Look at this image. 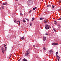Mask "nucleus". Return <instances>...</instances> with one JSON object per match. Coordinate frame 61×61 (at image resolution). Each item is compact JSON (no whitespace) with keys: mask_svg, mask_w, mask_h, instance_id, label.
<instances>
[{"mask_svg":"<svg viewBox=\"0 0 61 61\" xmlns=\"http://www.w3.org/2000/svg\"><path fill=\"white\" fill-rule=\"evenodd\" d=\"M45 28L46 29H48L50 27V25H45Z\"/></svg>","mask_w":61,"mask_h":61,"instance_id":"obj_1","label":"nucleus"},{"mask_svg":"<svg viewBox=\"0 0 61 61\" xmlns=\"http://www.w3.org/2000/svg\"><path fill=\"white\" fill-rule=\"evenodd\" d=\"M29 50H28L27 51H26V53L25 54V56H27L29 54Z\"/></svg>","mask_w":61,"mask_h":61,"instance_id":"obj_2","label":"nucleus"},{"mask_svg":"<svg viewBox=\"0 0 61 61\" xmlns=\"http://www.w3.org/2000/svg\"><path fill=\"white\" fill-rule=\"evenodd\" d=\"M58 43H52V45H53V46H56V45H57L58 44Z\"/></svg>","mask_w":61,"mask_h":61,"instance_id":"obj_3","label":"nucleus"},{"mask_svg":"<svg viewBox=\"0 0 61 61\" xmlns=\"http://www.w3.org/2000/svg\"><path fill=\"white\" fill-rule=\"evenodd\" d=\"M49 52L50 54H53V51L52 50L50 51Z\"/></svg>","mask_w":61,"mask_h":61,"instance_id":"obj_4","label":"nucleus"},{"mask_svg":"<svg viewBox=\"0 0 61 61\" xmlns=\"http://www.w3.org/2000/svg\"><path fill=\"white\" fill-rule=\"evenodd\" d=\"M48 20H45L44 21V23H47L48 22Z\"/></svg>","mask_w":61,"mask_h":61,"instance_id":"obj_5","label":"nucleus"},{"mask_svg":"<svg viewBox=\"0 0 61 61\" xmlns=\"http://www.w3.org/2000/svg\"><path fill=\"white\" fill-rule=\"evenodd\" d=\"M43 39L44 41H45L46 40V38L45 37H43Z\"/></svg>","mask_w":61,"mask_h":61,"instance_id":"obj_6","label":"nucleus"},{"mask_svg":"<svg viewBox=\"0 0 61 61\" xmlns=\"http://www.w3.org/2000/svg\"><path fill=\"white\" fill-rule=\"evenodd\" d=\"M23 61H27V60L25 58H24L23 60Z\"/></svg>","mask_w":61,"mask_h":61,"instance_id":"obj_7","label":"nucleus"},{"mask_svg":"<svg viewBox=\"0 0 61 61\" xmlns=\"http://www.w3.org/2000/svg\"><path fill=\"white\" fill-rule=\"evenodd\" d=\"M3 5H7V4L6 3H4L3 4Z\"/></svg>","mask_w":61,"mask_h":61,"instance_id":"obj_8","label":"nucleus"},{"mask_svg":"<svg viewBox=\"0 0 61 61\" xmlns=\"http://www.w3.org/2000/svg\"><path fill=\"white\" fill-rule=\"evenodd\" d=\"M54 24L55 25H56V24H57V22L56 21H54Z\"/></svg>","mask_w":61,"mask_h":61,"instance_id":"obj_9","label":"nucleus"},{"mask_svg":"<svg viewBox=\"0 0 61 61\" xmlns=\"http://www.w3.org/2000/svg\"><path fill=\"white\" fill-rule=\"evenodd\" d=\"M23 21L24 23H25V22H26L25 20H23Z\"/></svg>","mask_w":61,"mask_h":61,"instance_id":"obj_10","label":"nucleus"},{"mask_svg":"<svg viewBox=\"0 0 61 61\" xmlns=\"http://www.w3.org/2000/svg\"><path fill=\"white\" fill-rule=\"evenodd\" d=\"M24 39V36H23L21 38V39L22 40H23Z\"/></svg>","mask_w":61,"mask_h":61,"instance_id":"obj_11","label":"nucleus"},{"mask_svg":"<svg viewBox=\"0 0 61 61\" xmlns=\"http://www.w3.org/2000/svg\"><path fill=\"white\" fill-rule=\"evenodd\" d=\"M34 19L35 18H32L31 20V21H33Z\"/></svg>","mask_w":61,"mask_h":61,"instance_id":"obj_12","label":"nucleus"},{"mask_svg":"<svg viewBox=\"0 0 61 61\" xmlns=\"http://www.w3.org/2000/svg\"><path fill=\"white\" fill-rule=\"evenodd\" d=\"M26 19L28 21H29V20L27 18H26Z\"/></svg>","mask_w":61,"mask_h":61,"instance_id":"obj_13","label":"nucleus"},{"mask_svg":"<svg viewBox=\"0 0 61 61\" xmlns=\"http://www.w3.org/2000/svg\"><path fill=\"white\" fill-rule=\"evenodd\" d=\"M36 7H35L33 9V10H35L36 8Z\"/></svg>","mask_w":61,"mask_h":61,"instance_id":"obj_14","label":"nucleus"},{"mask_svg":"<svg viewBox=\"0 0 61 61\" xmlns=\"http://www.w3.org/2000/svg\"><path fill=\"white\" fill-rule=\"evenodd\" d=\"M43 19H44V18H41L40 19V20H43Z\"/></svg>","mask_w":61,"mask_h":61,"instance_id":"obj_15","label":"nucleus"},{"mask_svg":"<svg viewBox=\"0 0 61 61\" xmlns=\"http://www.w3.org/2000/svg\"><path fill=\"white\" fill-rule=\"evenodd\" d=\"M14 21L15 22H16V20H15V19H14Z\"/></svg>","mask_w":61,"mask_h":61,"instance_id":"obj_16","label":"nucleus"},{"mask_svg":"<svg viewBox=\"0 0 61 61\" xmlns=\"http://www.w3.org/2000/svg\"><path fill=\"white\" fill-rule=\"evenodd\" d=\"M2 51V53H4V52H5V51L3 50V51Z\"/></svg>","mask_w":61,"mask_h":61,"instance_id":"obj_17","label":"nucleus"},{"mask_svg":"<svg viewBox=\"0 0 61 61\" xmlns=\"http://www.w3.org/2000/svg\"><path fill=\"white\" fill-rule=\"evenodd\" d=\"M2 8L3 9H4V6H2Z\"/></svg>","mask_w":61,"mask_h":61,"instance_id":"obj_18","label":"nucleus"},{"mask_svg":"<svg viewBox=\"0 0 61 61\" xmlns=\"http://www.w3.org/2000/svg\"><path fill=\"white\" fill-rule=\"evenodd\" d=\"M43 49H44L45 50H46V48H45V47H43Z\"/></svg>","mask_w":61,"mask_h":61,"instance_id":"obj_19","label":"nucleus"},{"mask_svg":"<svg viewBox=\"0 0 61 61\" xmlns=\"http://www.w3.org/2000/svg\"><path fill=\"white\" fill-rule=\"evenodd\" d=\"M4 47H6V45L5 44L4 45Z\"/></svg>","mask_w":61,"mask_h":61,"instance_id":"obj_20","label":"nucleus"},{"mask_svg":"<svg viewBox=\"0 0 61 61\" xmlns=\"http://www.w3.org/2000/svg\"><path fill=\"white\" fill-rule=\"evenodd\" d=\"M18 22H19V24L20 25V21H18Z\"/></svg>","mask_w":61,"mask_h":61,"instance_id":"obj_21","label":"nucleus"},{"mask_svg":"<svg viewBox=\"0 0 61 61\" xmlns=\"http://www.w3.org/2000/svg\"><path fill=\"white\" fill-rule=\"evenodd\" d=\"M52 8H54L55 7V6L53 5H52Z\"/></svg>","mask_w":61,"mask_h":61,"instance_id":"obj_22","label":"nucleus"},{"mask_svg":"<svg viewBox=\"0 0 61 61\" xmlns=\"http://www.w3.org/2000/svg\"><path fill=\"white\" fill-rule=\"evenodd\" d=\"M57 54H58V52L57 51L56 53V55H57Z\"/></svg>","mask_w":61,"mask_h":61,"instance_id":"obj_23","label":"nucleus"},{"mask_svg":"<svg viewBox=\"0 0 61 61\" xmlns=\"http://www.w3.org/2000/svg\"><path fill=\"white\" fill-rule=\"evenodd\" d=\"M30 26H32V24L31 23H30Z\"/></svg>","mask_w":61,"mask_h":61,"instance_id":"obj_24","label":"nucleus"},{"mask_svg":"<svg viewBox=\"0 0 61 61\" xmlns=\"http://www.w3.org/2000/svg\"><path fill=\"white\" fill-rule=\"evenodd\" d=\"M45 35H46V36H48V34L46 33Z\"/></svg>","mask_w":61,"mask_h":61,"instance_id":"obj_25","label":"nucleus"},{"mask_svg":"<svg viewBox=\"0 0 61 61\" xmlns=\"http://www.w3.org/2000/svg\"><path fill=\"white\" fill-rule=\"evenodd\" d=\"M30 0H28V2H27V3L28 4V2H29V1H30Z\"/></svg>","mask_w":61,"mask_h":61,"instance_id":"obj_26","label":"nucleus"},{"mask_svg":"<svg viewBox=\"0 0 61 61\" xmlns=\"http://www.w3.org/2000/svg\"><path fill=\"white\" fill-rule=\"evenodd\" d=\"M33 46V47H36V46H35V45H34Z\"/></svg>","mask_w":61,"mask_h":61,"instance_id":"obj_27","label":"nucleus"},{"mask_svg":"<svg viewBox=\"0 0 61 61\" xmlns=\"http://www.w3.org/2000/svg\"><path fill=\"white\" fill-rule=\"evenodd\" d=\"M3 48H2L1 50L2 51H3V50H4V49H3Z\"/></svg>","mask_w":61,"mask_h":61,"instance_id":"obj_28","label":"nucleus"},{"mask_svg":"<svg viewBox=\"0 0 61 61\" xmlns=\"http://www.w3.org/2000/svg\"><path fill=\"white\" fill-rule=\"evenodd\" d=\"M58 28H60V25H58Z\"/></svg>","mask_w":61,"mask_h":61,"instance_id":"obj_29","label":"nucleus"},{"mask_svg":"<svg viewBox=\"0 0 61 61\" xmlns=\"http://www.w3.org/2000/svg\"><path fill=\"white\" fill-rule=\"evenodd\" d=\"M56 57H59L60 58V57L59 56H56Z\"/></svg>","mask_w":61,"mask_h":61,"instance_id":"obj_30","label":"nucleus"},{"mask_svg":"<svg viewBox=\"0 0 61 61\" xmlns=\"http://www.w3.org/2000/svg\"><path fill=\"white\" fill-rule=\"evenodd\" d=\"M31 12H32V10H31L30 11H29V13H31Z\"/></svg>","mask_w":61,"mask_h":61,"instance_id":"obj_31","label":"nucleus"},{"mask_svg":"<svg viewBox=\"0 0 61 61\" xmlns=\"http://www.w3.org/2000/svg\"><path fill=\"white\" fill-rule=\"evenodd\" d=\"M20 14V15H23V14H22V13H21Z\"/></svg>","mask_w":61,"mask_h":61,"instance_id":"obj_32","label":"nucleus"},{"mask_svg":"<svg viewBox=\"0 0 61 61\" xmlns=\"http://www.w3.org/2000/svg\"><path fill=\"white\" fill-rule=\"evenodd\" d=\"M11 56H12L11 55H10V56H9L10 57H11Z\"/></svg>","mask_w":61,"mask_h":61,"instance_id":"obj_33","label":"nucleus"},{"mask_svg":"<svg viewBox=\"0 0 61 61\" xmlns=\"http://www.w3.org/2000/svg\"><path fill=\"white\" fill-rule=\"evenodd\" d=\"M61 10V9H59V11H60Z\"/></svg>","mask_w":61,"mask_h":61,"instance_id":"obj_34","label":"nucleus"},{"mask_svg":"<svg viewBox=\"0 0 61 61\" xmlns=\"http://www.w3.org/2000/svg\"><path fill=\"white\" fill-rule=\"evenodd\" d=\"M5 50H6V49L7 48L6 47H5Z\"/></svg>","mask_w":61,"mask_h":61,"instance_id":"obj_35","label":"nucleus"},{"mask_svg":"<svg viewBox=\"0 0 61 61\" xmlns=\"http://www.w3.org/2000/svg\"><path fill=\"white\" fill-rule=\"evenodd\" d=\"M58 20H61V18H59V19H58Z\"/></svg>","mask_w":61,"mask_h":61,"instance_id":"obj_36","label":"nucleus"},{"mask_svg":"<svg viewBox=\"0 0 61 61\" xmlns=\"http://www.w3.org/2000/svg\"><path fill=\"white\" fill-rule=\"evenodd\" d=\"M16 23H17V24H18V21H16Z\"/></svg>","mask_w":61,"mask_h":61,"instance_id":"obj_37","label":"nucleus"},{"mask_svg":"<svg viewBox=\"0 0 61 61\" xmlns=\"http://www.w3.org/2000/svg\"><path fill=\"white\" fill-rule=\"evenodd\" d=\"M15 1H18V0H15Z\"/></svg>","mask_w":61,"mask_h":61,"instance_id":"obj_38","label":"nucleus"},{"mask_svg":"<svg viewBox=\"0 0 61 61\" xmlns=\"http://www.w3.org/2000/svg\"><path fill=\"white\" fill-rule=\"evenodd\" d=\"M47 6V7H49V5H48Z\"/></svg>","mask_w":61,"mask_h":61,"instance_id":"obj_39","label":"nucleus"},{"mask_svg":"<svg viewBox=\"0 0 61 61\" xmlns=\"http://www.w3.org/2000/svg\"><path fill=\"white\" fill-rule=\"evenodd\" d=\"M53 30H55V28L53 29Z\"/></svg>","mask_w":61,"mask_h":61,"instance_id":"obj_40","label":"nucleus"},{"mask_svg":"<svg viewBox=\"0 0 61 61\" xmlns=\"http://www.w3.org/2000/svg\"><path fill=\"white\" fill-rule=\"evenodd\" d=\"M58 61H59V59H58Z\"/></svg>","mask_w":61,"mask_h":61,"instance_id":"obj_41","label":"nucleus"},{"mask_svg":"<svg viewBox=\"0 0 61 61\" xmlns=\"http://www.w3.org/2000/svg\"><path fill=\"white\" fill-rule=\"evenodd\" d=\"M54 31H55V32H56V30H55Z\"/></svg>","mask_w":61,"mask_h":61,"instance_id":"obj_42","label":"nucleus"},{"mask_svg":"<svg viewBox=\"0 0 61 61\" xmlns=\"http://www.w3.org/2000/svg\"><path fill=\"white\" fill-rule=\"evenodd\" d=\"M49 6H51V5H49Z\"/></svg>","mask_w":61,"mask_h":61,"instance_id":"obj_43","label":"nucleus"},{"mask_svg":"<svg viewBox=\"0 0 61 61\" xmlns=\"http://www.w3.org/2000/svg\"><path fill=\"white\" fill-rule=\"evenodd\" d=\"M10 57H10V56H9V59H10Z\"/></svg>","mask_w":61,"mask_h":61,"instance_id":"obj_44","label":"nucleus"},{"mask_svg":"<svg viewBox=\"0 0 61 61\" xmlns=\"http://www.w3.org/2000/svg\"><path fill=\"white\" fill-rule=\"evenodd\" d=\"M18 61H20V60H18Z\"/></svg>","mask_w":61,"mask_h":61,"instance_id":"obj_45","label":"nucleus"},{"mask_svg":"<svg viewBox=\"0 0 61 61\" xmlns=\"http://www.w3.org/2000/svg\"><path fill=\"white\" fill-rule=\"evenodd\" d=\"M18 5H20L19 4H18Z\"/></svg>","mask_w":61,"mask_h":61,"instance_id":"obj_46","label":"nucleus"}]
</instances>
